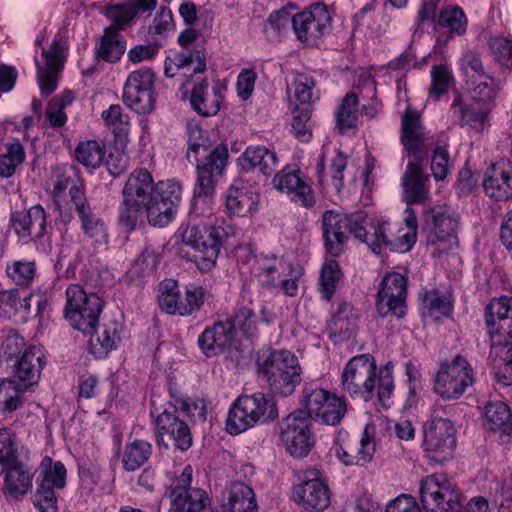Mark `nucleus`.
<instances>
[{
	"label": "nucleus",
	"mask_w": 512,
	"mask_h": 512,
	"mask_svg": "<svg viewBox=\"0 0 512 512\" xmlns=\"http://www.w3.org/2000/svg\"><path fill=\"white\" fill-rule=\"evenodd\" d=\"M404 215L402 227L384 218L368 222L364 212H356L351 222V233L375 254H380L383 248L398 253L408 252L416 242L418 221L411 207L405 209Z\"/></svg>",
	"instance_id": "f257e3e1"
},
{
	"label": "nucleus",
	"mask_w": 512,
	"mask_h": 512,
	"mask_svg": "<svg viewBox=\"0 0 512 512\" xmlns=\"http://www.w3.org/2000/svg\"><path fill=\"white\" fill-rule=\"evenodd\" d=\"M401 142L408 153L409 161L402 177L404 199L408 205L421 203L429 196V177L421 168V161L434 139L422 126L417 112L407 108L402 117Z\"/></svg>",
	"instance_id": "f03ea898"
},
{
	"label": "nucleus",
	"mask_w": 512,
	"mask_h": 512,
	"mask_svg": "<svg viewBox=\"0 0 512 512\" xmlns=\"http://www.w3.org/2000/svg\"><path fill=\"white\" fill-rule=\"evenodd\" d=\"M341 388L350 397L365 402L371 401L377 394L379 402L388 407L394 390L392 367L386 364L377 377L374 357L370 354L356 355L343 368Z\"/></svg>",
	"instance_id": "7ed1b4c3"
},
{
	"label": "nucleus",
	"mask_w": 512,
	"mask_h": 512,
	"mask_svg": "<svg viewBox=\"0 0 512 512\" xmlns=\"http://www.w3.org/2000/svg\"><path fill=\"white\" fill-rule=\"evenodd\" d=\"M260 379L274 396L288 397L301 382L302 368L298 357L286 349H263L255 361Z\"/></svg>",
	"instance_id": "20e7f679"
},
{
	"label": "nucleus",
	"mask_w": 512,
	"mask_h": 512,
	"mask_svg": "<svg viewBox=\"0 0 512 512\" xmlns=\"http://www.w3.org/2000/svg\"><path fill=\"white\" fill-rule=\"evenodd\" d=\"M156 184L147 170H135L127 179L123 188V202L119 208L120 223L129 231H133L142 220L143 209L150 200Z\"/></svg>",
	"instance_id": "39448f33"
},
{
	"label": "nucleus",
	"mask_w": 512,
	"mask_h": 512,
	"mask_svg": "<svg viewBox=\"0 0 512 512\" xmlns=\"http://www.w3.org/2000/svg\"><path fill=\"white\" fill-rule=\"evenodd\" d=\"M277 417L273 403L261 392L238 397L229 409L226 430L238 435Z\"/></svg>",
	"instance_id": "423d86ee"
},
{
	"label": "nucleus",
	"mask_w": 512,
	"mask_h": 512,
	"mask_svg": "<svg viewBox=\"0 0 512 512\" xmlns=\"http://www.w3.org/2000/svg\"><path fill=\"white\" fill-rule=\"evenodd\" d=\"M65 294L66 320L83 334H92L103 310L102 299L96 293H87L79 284L69 285Z\"/></svg>",
	"instance_id": "0eeeda50"
},
{
	"label": "nucleus",
	"mask_w": 512,
	"mask_h": 512,
	"mask_svg": "<svg viewBox=\"0 0 512 512\" xmlns=\"http://www.w3.org/2000/svg\"><path fill=\"white\" fill-rule=\"evenodd\" d=\"M177 234L184 245L195 251L194 263L200 271L208 272L215 267L221 247L218 227L196 224L179 228Z\"/></svg>",
	"instance_id": "6e6552de"
},
{
	"label": "nucleus",
	"mask_w": 512,
	"mask_h": 512,
	"mask_svg": "<svg viewBox=\"0 0 512 512\" xmlns=\"http://www.w3.org/2000/svg\"><path fill=\"white\" fill-rule=\"evenodd\" d=\"M457 445L456 429L447 418L437 417L426 423L421 447L427 459L444 464L454 457Z\"/></svg>",
	"instance_id": "1a4fd4ad"
},
{
	"label": "nucleus",
	"mask_w": 512,
	"mask_h": 512,
	"mask_svg": "<svg viewBox=\"0 0 512 512\" xmlns=\"http://www.w3.org/2000/svg\"><path fill=\"white\" fill-rule=\"evenodd\" d=\"M475 382V374L468 360L457 355L440 365L434 378V392L444 400H457Z\"/></svg>",
	"instance_id": "9d476101"
},
{
	"label": "nucleus",
	"mask_w": 512,
	"mask_h": 512,
	"mask_svg": "<svg viewBox=\"0 0 512 512\" xmlns=\"http://www.w3.org/2000/svg\"><path fill=\"white\" fill-rule=\"evenodd\" d=\"M305 415L327 425H337L347 411L346 399L318 386H306L302 390Z\"/></svg>",
	"instance_id": "9b49d317"
},
{
	"label": "nucleus",
	"mask_w": 512,
	"mask_h": 512,
	"mask_svg": "<svg viewBox=\"0 0 512 512\" xmlns=\"http://www.w3.org/2000/svg\"><path fill=\"white\" fill-rule=\"evenodd\" d=\"M181 199L182 187L178 181H159L154 195L143 209V216L153 226L166 227L175 219Z\"/></svg>",
	"instance_id": "f8f14e48"
},
{
	"label": "nucleus",
	"mask_w": 512,
	"mask_h": 512,
	"mask_svg": "<svg viewBox=\"0 0 512 512\" xmlns=\"http://www.w3.org/2000/svg\"><path fill=\"white\" fill-rule=\"evenodd\" d=\"M459 497V492L445 475L433 474L421 480V503L429 512H458Z\"/></svg>",
	"instance_id": "ddd939ff"
},
{
	"label": "nucleus",
	"mask_w": 512,
	"mask_h": 512,
	"mask_svg": "<svg viewBox=\"0 0 512 512\" xmlns=\"http://www.w3.org/2000/svg\"><path fill=\"white\" fill-rule=\"evenodd\" d=\"M154 416V425L158 435V443H165V436L173 441L175 448L186 451L192 446V435L189 426L177 415V408L171 403H166L162 407V411L158 412L157 408L151 411Z\"/></svg>",
	"instance_id": "4468645a"
},
{
	"label": "nucleus",
	"mask_w": 512,
	"mask_h": 512,
	"mask_svg": "<svg viewBox=\"0 0 512 512\" xmlns=\"http://www.w3.org/2000/svg\"><path fill=\"white\" fill-rule=\"evenodd\" d=\"M67 50L68 41L66 32H58L50 47L44 49L42 52L45 65L41 66L35 58L39 88L41 93L46 97L52 94L57 88L58 74L63 69Z\"/></svg>",
	"instance_id": "2eb2a0df"
},
{
	"label": "nucleus",
	"mask_w": 512,
	"mask_h": 512,
	"mask_svg": "<svg viewBox=\"0 0 512 512\" xmlns=\"http://www.w3.org/2000/svg\"><path fill=\"white\" fill-rule=\"evenodd\" d=\"M154 80L152 70L141 68L129 74L123 88L124 103L136 113H150L154 108Z\"/></svg>",
	"instance_id": "dca6fc26"
},
{
	"label": "nucleus",
	"mask_w": 512,
	"mask_h": 512,
	"mask_svg": "<svg viewBox=\"0 0 512 512\" xmlns=\"http://www.w3.org/2000/svg\"><path fill=\"white\" fill-rule=\"evenodd\" d=\"M330 29L331 16L324 4L315 3L295 13L294 33L297 39L306 45L317 44Z\"/></svg>",
	"instance_id": "f3484780"
},
{
	"label": "nucleus",
	"mask_w": 512,
	"mask_h": 512,
	"mask_svg": "<svg viewBox=\"0 0 512 512\" xmlns=\"http://www.w3.org/2000/svg\"><path fill=\"white\" fill-rule=\"evenodd\" d=\"M280 436L288 453L297 459L306 457L314 446L310 420L303 411H295L285 419Z\"/></svg>",
	"instance_id": "a211bd4d"
},
{
	"label": "nucleus",
	"mask_w": 512,
	"mask_h": 512,
	"mask_svg": "<svg viewBox=\"0 0 512 512\" xmlns=\"http://www.w3.org/2000/svg\"><path fill=\"white\" fill-rule=\"evenodd\" d=\"M375 427L366 425L359 441V447L354 453L351 449L350 436L345 431H339L334 437L331 453L345 466H360L371 461L375 452Z\"/></svg>",
	"instance_id": "6ab92c4d"
},
{
	"label": "nucleus",
	"mask_w": 512,
	"mask_h": 512,
	"mask_svg": "<svg viewBox=\"0 0 512 512\" xmlns=\"http://www.w3.org/2000/svg\"><path fill=\"white\" fill-rule=\"evenodd\" d=\"M406 297V277L397 272L387 273L381 281L377 294L378 313L381 316L393 314L402 317L405 314Z\"/></svg>",
	"instance_id": "aec40b11"
},
{
	"label": "nucleus",
	"mask_w": 512,
	"mask_h": 512,
	"mask_svg": "<svg viewBox=\"0 0 512 512\" xmlns=\"http://www.w3.org/2000/svg\"><path fill=\"white\" fill-rule=\"evenodd\" d=\"M425 230L429 234V241L433 244H443V250L456 243L455 231L458 225L457 218L447 206H436L425 212Z\"/></svg>",
	"instance_id": "412c9836"
},
{
	"label": "nucleus",
	"mask_w": 512,
	"mask_h": 512,
	"mask_svg": "<svg viewBox=\"0 0 512 512\" xmlns=\"http://www.w3.org/2000/svg\"><path fill=\"white\" fill-rule=\"evenodd\" d=\"M71 205L77 211L84 234L97 245L108 243V231L105 222L92 211L84 191L77 185L69 189Z\"/></svg>",
	"instance_id": "4be33fe9"
},
{
	"label": "nucleus",
	"mask_w": 512,
	"mask_h": 512,
	"mask_svg": "<svg viewBox=\"0 0 512 512\" xmlns=\"http://www.w3.org/2000/svg\"><path fill=\"white\" fill-rule=\"evenodd\" d=\"M10 227L19 241L27 244L43 238L48 233L47 214L37 204L26 211H17L10 217Z\"/></svg>",
	"instance_id": "5701e85b"
},
{
	"label": "nucleus",
	"mask_w": 512,
	"mask_h": 512,
	"mask_svg": "<svg viewBox=\"0 0 512 512\" xmlns=\"http://www.w3.org/2000/svg\"><path fill=\"white\" fill-rule=\"evenodd\" d=\"M250 274L256 284L267 290H277L281 277L286 275L289 263L274 254H260L249 260Z\"/></svg>",
	"instance_id": "b1692460"
},
{
	"label": "nucleus",
	"mask_w": 512,
	"mask_h": 512,
	"mask_svg": "<svg viewBox=\"0 0 512 512\" xmlns=\"http://www.w3.org/2000/svg\"><path fill=\"white\" fill-rule=\"evenodd\" d=\"M275 189L285 193L289 199L303 207H312L315 203L311 186L304 179L299 169L284 167L273 178Z\"/></svg>",
	"instance_id": "393cba45"
},
{
	"label": "nucleus",
	"mask_w": 512,
	"mask_h": 512,
	"mask_svg": "<svg viewBox=\"0 0 512 512\" xmlns=\"http://www.w3.org/2000/svg\"><path fill=\"white\" fill-rule=\"evenodd\" d=\"M293 499L307 512H320L329 507L331 492L323 480L315 477L295 486Z\"/></svg>",
	"instance_id": "a878e982"
},
{
	"label": "nucleus",
	"mask_w": 512,
	"mask_h": 512,
	"mask_svg": "<svg viewBox=\"0 0 512 512\" xmlns=\"http://www.w3.org/2000/svg\"><path fill=\"white\" fill-rule=\"evenodd\" d=\"M483 188L495 200L512 198V159L501 158L492 163L485 172Z\"/></svg>",
	"instance_id": "bb28decb"
},
{
	"label": "nucleus",
	"mask_w": 512,
	"mask_h": 512,
	"mask_svg": "<svg viewBox=\"0 0 512 512\" xmlns=\"http://www.w3.org/2000/svg\"><path fill=\"white\" fill-rule=\"evenodd\" d=\"M236 342L235 326L232 321H218L208 326L198 337V345L207 356H216L232 348Z\"/></svg>",
	"instance_id": "cd10ccee"
},
{
	"label": "nucleus",
	"mask_w": 512,
	"mask_h": 512,
	"mask_svg": "<svg viewBox=\"0 0 512 512\" xmlns=\"http://www.w3.org/2000/svg\"><path fill=\"white\" fill-rule=\"evenodd\" d=\"M355 213L350 217L334 211H326L323 214L322 227L325 246L332 256L342 253L343 244L347 239L346 230L351 232V222Z\"/></svg>",
	"instance_id": "c85d7f7f"
},
{
	"label": "nucleus",
	"mask_w": 512,
	"mask_h": 512,
	"mask_svg": "<svg viewBox=\"0 0 512 512\" xmlns=\"http://www.w3.org/2000/svg\"><path fill=\"white\" fill-rule=\"evenodd\" d=\"M223 512H258V504L253 489L244 482L227 484L220 497Z\"/></svg>",
	"instance_id": "c756f323"
},
{
	"label": "nucleus",
	"mask_w": 512,
	"mask_h": 512,
	"mask_svg": "<svg viewBox=\"0 0 512 512\" xmlns=\"http://www.w3.org/2000/svg\"><path fill=\"white\" fill-rule=\"evenodd\" d=\"M45 363V352L41 346L32 345L25 349L15 368L18 384L26 390L37 384Z\"/></svg>",
	"instance_id": "7c9ffc66"
},
{
	"label": "nucleus",
	"mask_w": 512,
	"mask_h": 512,
	"mask_svg": "<svg viewBox=\"0 0 512 512\" xmlns=\"http://www.w3.org/2000/svg\"><path fill=\"white\" fill-rule=\"evenodd\" d=\"M223 100V93L218 86L210 87L204 79L194 82L190 95V104L199 115L205 117L216 115L220 110Z\"/></svg>",
	"instance_id": "2f4dec72"
},
{
	"label": "nucleus",
	"mask_w": 512,
	"mask_h": 512,
	"mask_svg": "<svg viewBox=\"0 0 512 512\" xmlns=\"http://www.w3.org/2000/svg\"><path fill=\"white\" fill-rule=\"evenodd\" d=\"M259 194L241 181L232 183L225 193V208L229 215L245 217L254 211Z\"/></svg>",
	"instance_id": "473e14b6"
},
{
	"label": "nucleus",
	"mask_w": 512,
	"mask_h": 512,
	"mask_svg": "<svg viewBox=\"0 0 512 512\" xmlns=\"http://www.w3.org/2000/svg\"><path fill=\"white\" fill-rule=\"evenodd\" d=\"M238 164L244 171L257 169L264 175H270L278 166V157L265 146H249L238 158Z\"/></svg>",
	"instance_id": "72a5a7b5"
},
{
	"label": "nucleus",
	"mask_w": 512,
	"mask_h": 512,
	"mask_svg": "<svg viewBox=\"0 0 512 512\" xmlns=\"http://www.w3.org/2000/svg\"><path fill=\"white\" fill-rule=\"evenodd\" d=\"M171 502L177 512H214L210 498L205 491L198 488L172 489Z\"/></svg>",
	"instance_id": "f704fd0d"
},
{
	"label": "nucleus",
	"mask_w": 512,
	"mask_h": 512,
	"mask_svg": "<svg viewBox=\"0 0 512 512\" xmlns=\"http://www.w3.org/2000/svg\"><path fill=\"white\" fill-rule=\"evenodd\" d=\"M122 332V325L115 321L105 322L101 329L92 335L88 348L91 354L96 358L107 356L112 350L116 349Z\"/></svg>",
	"instance_id": "c9c22d12"
},
{
	"label": "nucleus",
	"mask_w": 512,
	"mask_h": 512,
	"mask_svg": "<svg viewBox=\"0 0 512 512\" xmlns=\"http://www.w3.org/2000/svg\"><path fill=\"white\" fill-rule=\"evenodd\" d=\"M125 50V37L113 28H105L103 35L95 43L96 56L110 63L118 62Z\"/></svg>",
	"instance_id": "e433bc0d"
},
{
	"label": "nucleus",
	"mask_w": 512,
	"mask_h": 512,
	"mask_svg": "<svg viewBox=\"0 0 512 512\" xmlns=\"http://www.w3.org/2000/svg\"><path fill=\"white\" fill-rule=\"evenodd\" d=\"M4 491L13 499H21L32 489V473L16 463L4 471Z\"/></svg>",
	"instance_id": "4c0bfd02"
},
{
	"label": "nucleus",
	"mask_w": 512,
	"mask_h": 512,
	"mask_svg": "<svg viewBox=\"0 0 512 512\" xmlns=\"http://www.w3.org/2000/svg\"><path fill=\"white\" fill-rule=\"evenodd\" d=\"M32 295L21 293L17 289L0 291V317L10 319L20 316L25 319L30 312Z\"/></svg>",
	"instance_id": "58836bf2"
},
{
	"label": "nucleus",
	"mask_w": 512,
	"mask_h": 512,
	"mask_svg": "<svg viewBox=\"0 0 512 512\" xmlns=\"http://www.w3.org/2000/svg\"><path fill=\"white\" fill-rule=\"evenodd\" d=\"M452 108L461 126H468L478 133L484 130L489 115L487 108H483L478 103L465 104L460 98L454 100Z\"/></svg>",
	"instance_id": "ea45409f"
},
{
	"label": "nucleus",
	"mask_w": 512,
	"mask_h": 512,
	"mask_svg": "<svg viewBox=\"0 0 512 512\" xmlns=\"http://www.w3.org/2000/svg\"><path fill=\"white\" fill-rule=\"evenodd\" d=\"M422 302V315L432 320L449 315L453 308L450 294L437 289L425 291Z\"/></svg>",
	"instance_id": "a19ab883"
},
{
	"label": "nucleus",
	"mask_w": 512,
	"mask_h": 512,
	"mask_svg": "<svg viewBox=\"0 0 512 512\" xmlns=\"http://www.w3.org/2000/svg\"><path fill=\"white\" fill-rule=\"evenodd\" d=\"M484 424L490 430L507 432L512 428V413L503 401H490L485 405Z\"/></svg>",
	"instance_id": "79ce46f5"
},
{
	"label": "nucleus",
	"mask_w": 512,
	"mask_h": 512,
	"mask_svg": "<svg viewBox=\"0 0 512 512\" xmlns=\"http://www.w3.org/2000/svg\"><path fill=\"white\" fill-rule=\"evenodd\" d=\"M38 484L61 490L66 486L67 470L61 461L45 456L39 466Z\"/></svg>",
	"instance_id": "37998d69"
},
{
	"label": "nucleus",
	"mask_w": 512,
	"mask_h": 512,
	"mask_svg": "<svg viewBox=\"0 0 512 512\" xmlns=\"http://www.w3.org/2000/svg\"><path fill=\"white\" fill-rule=\"evenodd\" d=\"M226 320L233 322L235 334H237L238 330L247 337H253L256 334L257 319L251 299L243 297L242 301L238 303L234 315Z\"/></svg>",
	"instance_id": "c03bdc74"
},
{
	"label": "nucleus",
	"mask_w": 512,
	"mask_h": 512,
	"mask_svg": "<svg viewBox=\"0 0 512 512\" xmlns=\"http://www.w3.org/2000/svg\"><path fill=\"white\" fill-rule=\"evenodd\" d=\"M152 454V445L145 440H134L126 444L122 464L126 471L133 472L145 464Z\"/></svg>",
	"instance_id": "a18cd8bd"
},
{
	"label": "nucleus",
	"mask_w": 512,
	"mask_h": 512,
	"mask_svg": "<svg viewBox=\"0 0 512 512\" xmlns=\"http://www.w3.org/2000/svg\"><path fill=\"white\" fill-rule=\"evenodd\" d=\"M103 14L111 22L108 28H113L119 33L126 30L136 17L135 7L129 2L109 5L104 9Z\"/></svg>",
	"instance_id": "49530a36"
},
{
	"label": "nucleus",
	"mask_w": 512,
	"mask_h": 512,
	"mask_svg": "<svg viewBox=\"0 0 512 512\" xmlns=\"http://www.w3.org/2000/svg\"><path fill=\"white\" fill-rule=\"evenodd\" d=\"M106 126H108L120 142H125L130 129V119L118 104L111 105L101 115Z\"/></svg>",
	"instance_id": "de8ad7c7"
},
{
	"label": "nucleus",
	"mask_w": 512,
	"mask_h": 512,
	"mask_svg": "<svg viewBox=\"0 0 512 512\" xmlns=\"http://www.w3.org/2000/svg\"><path fill=\"white\" fill-rule=\"evenodd\" d=\"M491 348H512V316L503 320L485 321Z\"/></svg>",
	"instance_id": "09e8293b"
},
{
	"label": "nucleus",
	"mask_w": 512,
	"mask_h": 512,
	"mask_svg": "<svg viewBox=\"0 0 512 512\" xmlns=\"http://www.w3.org/2000/svg\"><path fill=\"white\" fill-rule=\"evenodd\" d=\"M76 159L83 166L91 169L99 168L106 156V150L97 141L80 142L75 149Z\"/></svg>",
	"instance_id": "8fccbe9b"
},
{
	"label": "nucleus",
	"mask_w": 512,
	"mask_h": 512,
	"mask_svg": "<svg viewBox=\"0 0 512 512\" xmlns=\"http://www.w3.org/2000/svg\"><path fill=\"white\" fill-rule=\"evenodd\" d=\"M452 83L453 73L451 68L447 64L434 65L431 69L428 99L438 101L443 95L447 94Z\"/></svg>",
	"instance_id": "3c124183"
},
{
	"label": "nucleus",
	"mask_w": 512,
	"mask_h": 512,
	"mask_svg": "<svg viewBox=\"0 0 512 512\" xmlns=\"http://www.w3.org/2000/svg\"><path fill=\"white\" fill-rule=\"evenodd\" d=\"M437 24L447 28L450 33L463 35L467 29V18L460 7L448 5L441 9Z\"/></svg>",
	"instance_id": "603ef678"
},
{
	"label": "nucleus",
	"mask_w": 512,
	"mask_h": 512,
	"mask_svg": "<svg viewBox=\"0 0 512 512\" xmlns=\"http://www.w3.org/2000/svg\"><path fill=\"white\" fill-rule=\"evenodd\" d=\"M26 391L15 380L0 382V412L11 413L22 404V395Z\"/></svg>",
	"instance_id": "864d4df0"
},
{
	"label": "nucleus",
	"mask_w": 512,
	"mask_h": 512,
	"mask_svg": "<svg viewBox=\"0 0 512 512\" xmlns=\"http://www.w3.org/2000/svg\"><path fill=\"white\" fill-rule=\"evenodd\" d=\"M490 357L493 359L494 374L498 382L504 385L512 384V348L493 349Z\"/></svg>",
	"instance_id": "5fc2aeb1"
},
{
	"label": "nucleus",
	"mask_w": 512,
	"mask_h": 512,
	"mask_svg": "<svg viewBox=\"0 0 512 512\" xmlns=\"http://www.w3.org/2000/svg\"><path fill=\"white\" fill-rule=\"evenodd\" d=\"M315 86L314 79L306 74H297L290 88L292 107H310L312 90Z\"/></svg>",
	"instance_id": "6e6d98bb"
},
{
	"label": "nucleus",
	"mask_w": 512,
	"mask_h": 512,
	"mask_svg": "<svg viewBox=\"0 0 512 512\" xmlns=\"http://www.w3.org/2000/svg\"><path fill=\"white\" fill-rule=\"evenodd\" d=\"M358 114V98L354 93H348L336 113L337 127L341 132L356 126Z\"/></svg>",
	"instance_id": "4d7b16f0"
},
{
	"label": "nucleus",
	"mask_w": 512,
	"mask_h": 512,
	"mask_svg": "<svg viewBox=\"0 0 512 512\" xmlns=\"http://www.w3.org/2000/svg\"><path fill=\"white\" fill-rule=\"evenodd\" d=\"M473 99L477 101H492L501 88V82L487 73V79L481 78L468 81Z\"/></svg>",
	"instance_id": "13d9d810"
},
{
	"label": "nucleus",
	"mask_w": 512,
	"mask_h": 512,
	"mask_svg": "<svg viewBox=\"0 0 512 512\" xmlns=\"http://www.w3.org/2000/svg\"><path fill=\"white\" fill-rule=\"evenodd\" d=\"M18 463L15 436L8 428H0V475Z\"/></svg>",
	"instance_id": "bf43d9fd"
},
{
	"label": "nucleus",
	"mask_w": 512,
	"mask_h": 512,
	"mask_svg": "<svg viewBox=\"0 0 512 512\" xmlns=\"http://www.w3.org/2000/svg\"><path fill=\"white\" fill-rule=\"evenodd\" d=\"M486 42L490 53L501 65H512V37L490 33L486 36Z\"/></svg>",
	"instance_id": "052dcab7"
},
{
	"label": "nucleus",
	"mask_w": 512,
	"mask_h": 512,
	"mask_svg": "<svg viewBox=\"0 0 512 512\" xmlns=\"http://www.w3.org/2000/svg\"><path fill=\"white\" fill-rule=\"evenodd\" d=\"M341 278V271L338 263L331 259L327 260L320 274V293L323 299L330 300L336 291L337 283Z\"/></svg>",
	"instance_id": "680f3d73"
},
{
	"label": "nucleus",
	"mask_w": 512,
	"mask_h": 512,
	"mask_svg": "<svg viewBox=\"0 0 512 512\" xmlns=\"http://www.w3.org/2000/svg\"><path fill=\"white\" fill-rule=\"evenodd\" d=\"M291 128L295 137L301 142H309L312 138L310 115L311 109L308 106L292 107Z\"/></svg>",
	"instance_id": "e2e57ef3"
},
{
	"label": "nucleus",
	"mask_w": 512,
	"mask_h": 512,
	"mask_svg": "<svg viewBox=\"0 0 512 512\" xmlns=\"http://www.w3.org/2000/svg\"><path fill=\"white\" fill-rule=\"evenodd\" d=\"M36 267L33 261L17 260L6 266V274L19 286L29 285L35 277Z\"/></svg>",
	"instance_id": "0e129e2a"
},
{
	"label": "nucleus",
	"mask_w": 512,
	"mask_h": 512,
	"mask_svg": "<svg viewBox=\"0 0 512 512\" xmlns=\"http://www.w3.org/2000/svg\"><path fill=\"white\" fill-rule=\"evenodd\" d=\"M180 290L175 282L162 283L158 297L159 306L167 314L182 316V304L178 303Z\"/></svg>",
	"instance_id": "69168bd1"
},
{
	"label": "nucleus",
	"mask_w": 512,
	"mask_h": 512,
	"mask_svg": "<svg viewBox=\"0 0 512 512\" xmlns=\"http://www.w3.org/2000/svg\"><path fill=\"white\" fill-rule=\"evenodd\" d=\"M228 149L226 146L220 144L209 151L205 156L204 161L198 164L197 168L204 172L212 173L221 176L226 168L228 161Z\"/></svg>",
	"instance_id": "338daca9"
},
{
	"label": "nucleus",
	"mask_w": 512,
	"mask_h": 512,
	"mask_svg": "<svg viewBox=\"0 0 512 512\" xmlns=\"http://www.w3.org/2000/svg\"><path fill=\"white\" fill-rule=\"evenodd\" d=\"M172 63L184 76L190 72L201 73L206 68L205 60L198 52L196 55L188 52L175 53L172 56Z\"/></svg>",
	"instance_id": "774afa93"
}]
</instances>
